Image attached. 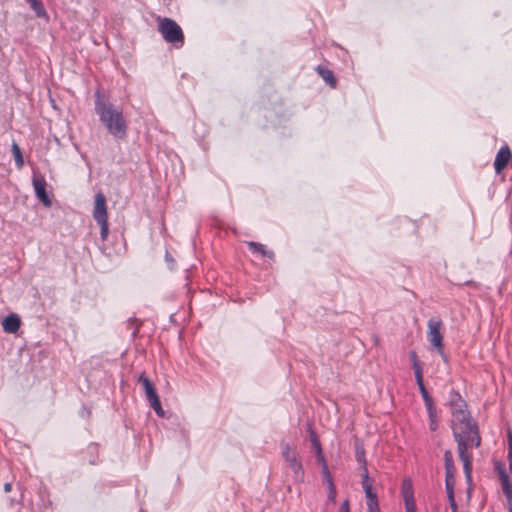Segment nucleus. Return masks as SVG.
<instances>
[{
	"label": "nucleus",
	"instance_id": "1",
	"mask_svg": "<svg viewBox=\"0 0 512 512\" xmlns=\"http://www.w3.org/2000/svg\"><path fill=\"white\" fill-rule=\"evenodd\" d=\"M453 435L458 445L459 458L463 463V470L467 480H471L472 454L468 452L469 446L479 447L481 438L477 425L469 414L452 420Z\"/></svg>",
	"mask_w": 512,
	"mask_h": 512
},
{
	"label": "nucleus",
	"instance_id": "2",
	"mask_svg": "<svg viewBox=\"0 0 512 512\" xmlns=\"http://www.w3.org/2000/svg\"><path fill=\"white\" fill-rule=\"evenodd\" d=\"M95 112L100 123L114 139H124L128 132V123L121 107L114 105L99 90L94 93Z\"/></svg>",
	"mask_w": 512,
	"mask_h": 512
},
{
	"label": "nucleus",
	"instance_id": "3",
	"mask_svg": "<svg viewBox=\"0 0 512 512\" xmlns=\"http://www.w3.org/2000/svg\"><path fill=\"white\" fill-rule=\"evenodd\" d=\"M158 31L165 42L179 49L184 45V33L182 28L171 18L158 19Z\"/></svg>",
	"mask_w": 512,
	"mask_h": 512
},
{
	"label": "nucleus",
	"instance_id": "4",
	"mask_svg": "<svg viewBox=\"0 0 512 512\" xmlns=\"http://www.w3.org/2000/svg\"><path fill=\"white\" fill-rule=\"evenodd\" d=\"M281 454L286 466L292 471V479L295 483L304 481V468L299 458V454L289 443L281 444Z\"/></svg>",
	"mask_w": 512,
	"mask_h": 512
},
{
	"label": "nucleus",
	"instance_id": "5",
	"mask_svg": "<svg viewBox=\"0 0 512 512\" xmlns=\"http://www.w3.org/2000/svg\"><path fill=\"white\" fill-rule=\"evenodd\" d=\"M442 321L438 318H431L428 321L427 338L440 355H444L443 336L441 333Z\"/></svg>",
	"mask_w": 512,
	"mask_h": 512
},
{
	"label": "nucleus",
	"instance_id": "6",
	"mask_svg": "<svg viewBox=\"0 0 512 512\" xmlns=\"http://www.w3.org/2000/svg\"><path fill=\"white\" fill-rule=\"evenodd\" d=\"M361 477L368 512H380L377 494L373 491V481L370 479L369 473H362Z\"/></svg>",
	"mask_w": 512,
	"mask_h": 512
},
{
	"label": "nucleus",
	"instance_id": "7",
	"mask_svg": "<svg viewBox=\"0 0 512 512\" xmlns=\"http://www.w3.org/2000/svg\"><path fill=\"white\" fill-rule=\"evenodd\" d=\"M401 495L405 504L406 512H416V501L411 479L405 478L401 485Z\"/></svg>",
	"mask_w": 512,
	"mask_h": 512
},
{
	"label": "nucleus",
	"instance_id": "8",
	"mask_svg": "<svg viewBox=\"0 0 512 512\" xmlns=\"http://www.w3.org/2000/svg\"><path fill=\"white\" fill-rule=\"evenodd\" d=\"M448 403L451 408L453 419L457 418V417L459 418L460 416H463L466 414H469L466 411L465 401L462 399L461 395L457 391L452 390L450 392Z\"/></svg>",
	"mask_w": 512,
	"mask_h": 512
},
{
	"label": "nucleus",
	"instance_id": "9",
	"mask_svg": "<svg viewBox=\"0 0 512 512\" xmlns=\"http://www.w3.org/2000/svg\"><path fill=\"white\" fill-rule=\"evenodd\" d=\"M35 194L38 199L47 207L51 205V200L46 192V180L42 175H34L32 178Z\"/></svg>",
	"mask_w": 512,
	"mask_h": 512
},
{
	"label": "nucleus",
	"instance_id": "10",
	"mask_svg": "<svg viewBox=\"0 0 512 512\" xmlns=\"http://www.w3.org/2000/svg\"><path fill=\"white\" fill-rule=\"evenodd\" d=\"M93 218L95 219V221L108 219L107 208H106V198H105L104 194L101 192H98L95 195Z\"/></svg>",
	"mask_w": 512,
	"mask_h": 512
},
{
	"label": "nucleus",
	"instance_id": "11",
	"mask_svg": "<svg viewBox=\"0 0 512 512\" xmlns=\"http://www.w3.org/2000/svg\"><path fill=\"white\" fill-rule=\"evenodd\" d=\"M321 474L327 488V500L328 502L335 503L336 501V487L333 481V477L329 471L328 466L321 469Z\"/></svg>",
	"mask_w": 512,
	"mask_h": 512
},
{
	"label": "nucleus",
	"instance_id": "12",
	"mask_svg": "<svg viewBox=\"0 0 512 512\" xmlns=\"http://www.w3.org/2000/svg\"><path fill=\"white\" fill-rule=\"evenodd\" d=\"M511 157L512 154L508 146H503L499 149L494 160L496 173H500L506 167Z\"/></svg>",
	"mask_w": 512,
	"mask_h": 512
},
{
	"label": "nucleus",
	"instance_id": "13",
	"mask_svg": "<svg viewBox=\"0 0 512 512\" xmlns=\"http://www.w3.org/2000/svg\"><path fill=\"white\" fill-rule=\"evenodd\" d=\"M309 435H310L311 445H312L313 449L315 450L316 461L318 462V464L321 466V469H322L328 465H327L320 441L317 437V434L311 427L309 428Z\"/></svg>",
	"mask_w": 512,
	"mask_h": 512
},
{
	"label": "nucleus",
	"instance_id": "14",
	"mask_svg": "<svg viewBox=\"0 0 512 512\" xmlns=\"http://www.w3.org/2000/svg\"><path fill=\"white\" fill-rule=\"evenodd\" d=\"M138 382H140L143 386L145 395L149 403L156 402V400L159 399L158 394L154 388V385L149 380L148 377H146L144 374H141L138 378Z\"/></svg>",
	"mask_w": 512,
	"mask_h": 512
},
{
	"label": "nucleus",
	"instance_id": "15",
	"mask_svg": "<svg viewBox=\"0 0 512 512\" xmlns=\"http://www.w3.org/2000/svg\"><path fill=\"white\" fill-rule=\"evenodd\" d=\"M21 320L17 314H10L6 316L2 322L3 330L6 333H16L20 329Z\"/></svg>",
	"mask_w": 512,
	"mask_h": 512
},
{
	"label": "nucleus",
	"instance_id": "16",
	"mask_svg": "<svg viewBox=\"0 0 512 512\" xmlns=\"http://www.w3.org/2000/svg\"><path fill=\"white\" fill-rule=\"evenodd\" d=\"M355 458L356 461L362 468V473H368L367 461L365 457V449L363 442L360 439H356L354 442Z\"/></svg>",
	"mask_w": 512,
	"mask_h": 512
},
{
	"label": "nucleus",
	"instance_id": "17",
	"mask_svg": "<svg viewBox=\"0 0 512 512\" xmlns=\"http://www.w3.org/2000/svg\"><path fill=\"white\" fill-rule=\"evenodd\" d=\"M316 71L331 88H336L337 81L330 69L320 65L316 68Z\"/></svg>",
	"mask_w": 512,
	"mask_h": 512
},
{
	"label": "nucleus",
	"instance_id": "18",
	"mask_svg": "<svg viewBox=\"0 0 512 512\" xmlns=\"http://www.w3.org/2000/svg\"><path fill=\"white\" fill-rule=\"evenodd\" d=\"M415 379H416V383L418 385L419 391L421 393V396L423 398L425 407L434 405V401H433L432 397L429 395V393L424 385L423 374L415 376Z\"/></svg>",
	"mask_w": 512,
	"mask_h": 512
},
{
	"label": "nucleus",
	"instance_id": "19",
	"mask_svg": "<svg viewBox=\"0 0 512 512\" xmlns=\"http://www.w3.org/2000/svg\"><path fill=\"white\" fill-rule=\"evenodd\" d=\"M247 245L253 253H259L263 257H268L270 259H272L274 257L273 251L267 250L265 248V246L261 243L251 241V242H248Z\"/></svg>",
	"mask_w": 512,
	"mask_h": 512
},
{
	"label": "nucleus",
	"instance_id": "20",
	"mask_svg": "<svg viewBox=\"0 0 512 512\" xmlns=\"http://www.w3.org/2000/svg\"><path fill=\"white\" fill-rule=\"evenodd\" d=\"M501 486L504 495L506 496V499L508 502H512V481L510 480L507 473L501 474Z\"/></svg>",
	"mask_w": 512,
	"mask_h": 512
},
{
	"label": "nucleus",
	"instance_id": "21",
	"mask_svg": "<svg viewBox=\"0 0 512 512\" xmlns=\"http://www.w3.org/2000/svg\"><path fill=\"white\" fill-rule=\"evenodd\" d=\"M31 9L35 12L36 16L39 18L47 17V12L43 3L40 0H26Z\"/></svg>",
	"mask_w": 512,
	"mask_h": 512
},
{
	"label": "nucleus",
	"instance_id": "22",
	"mask_svg": "<svg viewBox=\"0 0 512 512\" xmlns=\"http://www.w3.org/2000/svg\"><path fill=\"white\" fill-rule=\"evenodd\" d=\"M11 152L15 159L16 167L18 169H21L24 165V159H23L22 151H21L19 145L15 141H13V143L11 145Z\"/></svg>",
	"mask_w": 512,
	"mask_h": 512
},
{
	"label": "nucleus",
	"instance_id": "23",
	"mask_svg": "<svg viewBox=\"0 0 512 512\" xmlns=\"http://www.w3.org/2000/svg\"><path fill=\"white\" fill-rule=\"evenodd\" d=\"M429 416V428L431 431H436L438 428L437 411L435 405L426 407Z\"/></svg>",
	"mask_w": 512,
	"mask_h": 512
},
{
	"label": "nucleus",
	"instance_id": "24",
	"mask_svg": "<svg viewBox=\"0 0 512 512\" xmlns=\"http://www.w3.org/2000/svg\"><path fill=\"white\" fill-rule=\"evenodd\" d=\"M409 358H410V361L412 363V367H413V370H414V375L418 376L420 374H423L422 365H421V363H420V361L418 359L416 351L411 350L409 352Z\"/></svg>",
	"mask_w": 512,
	"mask_h": 512
},
{
	"label": "nucleus",
	"instance_id": "25",
	"mask_svg": "<svg viewBox=\"0 0 512 512\" xmlns=\"http://www.w3.org/2000/svg\"><path fill=\"white\" fill-rule=\"evenodd\" d=\"M445 473H456V468L453 462V454L450 450L444 452Z\"/></svg>",
	"mask_w": 512,
	"mask_h": 512
},
{
	"label": "nucleus",
	"instance_id": "26",
	"mask_svg": "<svg viewBox=\"0 0 512 512\" xmlns=\"http://www.w3.org/2000/svg\"><path fill=\"white\" fill-rule=\"evenodd\" d=\"M100 225V236L103 241H105L108 237L109 227H108V219H103L100 221H96Z\"/></svg>",
	"mask_w": 512,
	"mask_h": 512
},
{
	"label": "nucleus",
	"instance_id": "27",
	"mask_svg": "<svg viewBox=\"0 0 512 512\" xmlns=\"http://www.w3.org/2000/svg\"><path fill=\"white\" fill-rule=\"evenodd\" d=\"M508 461H509V470L512 473V432H508Z\"/></svg>",
	"mask_w": 512,
	"mask_h": 512
},
{
	"label": "nucleus",
	"instance_id": "28",
	"mask_svg": "<svg viewBox=\"0 0 512 512\" xmlns=\"http://www.w3.org/2000/svg\"><path fill=\"white\" fill-rule=\"evenodd\" d=\"M150 406L153 408V410L156 412L157 415L163 417L164 416V411L162 409V406H161V403H160V400H156V402H152L150 403Z\"/></svg>",
	"mask_w": 512,
	"mask_h": 512
},
{
	"label": "nucleus",
	"instance_id": "29",
	"mask_svg": "<svg viewBox=\"0 0 512 512\" xmlns=\"http://www.w3.org/2000/svg\"><path fill=\"white\" fill-rule=\"evenodd\" d=\"M445 484L455 485V473H445Z\"/></svg>",
	"mask_w": 512,
	"mask_h": 512
},
{
	"label": "nucleus",
	"instance_id": "30",
	"mask_svg": "<svg viewBox=\"0 0 512 512\" xmlns=\"http://www.w3.org/2000/svg\"><path fill=\"white\" fill-rule=\"evenodd\" d=\"M454 486L455 485L445 484L446 493H447L448 498L454 497Z\"/></svg>",
	"mask_w": 512,
	"mask_h": 512
},
{
	"label": "nucleus",
	"instance_id": "31",
	"mask_svg": "<svg viewBox=\"0 0 512 512\" xmlns=\"http://www.w3.org/2000/svg\"><path fill=\"white\" fill-rule=\"evenodd\" d=\"M339 512H350L349 501L344 500L339 508Z\"/></svg>",
	"mask_w": 512,
	"mask_h": 512
},
{
	"label": "nucleus",
	"instance_id": "32",
	"mask_svg": "<svg viewBox=\"0 0 512 512\" xmlns=\"http://www.w3.org/2000/svg\"><path fill=\"white\" fill-rule=\"evenodd\" d=\"M495 471H497V473L499 475V479H501V474L502 473H506L505 469L503 468V466L499 462L495 463Z\"/></svg>",
	"mask_w": 512,
	"mask_h": 512
},
{
	"label": "nucleus",
	"instance_id": "33",
	"mask_svg": "<svg viewBox=\"0 0 512 512\" xmlns=\"http://www.w3.org/2000/svg\"><path fill=\"white\" fill-rule=\"evenodd\" d=\"M495 471H497V473L499 475V479H501V474L502 473H506L505 469L503 468V466L499 462L495 463Z\"/></svg>",
	"mask_w": 512,
	"mask_h": 512
},
{
	"label": "nucleus",
	"instance_id": "34",
	"mask_svg": "<svg viewBox=\"0 0 512 512\" xmlns=\"http://www.w3.org/2000/svg\"><path fill=\"white\" fill-rule=\"evenodd\" d=\"M448 500H449V505H450V508H451L452 512H458V508H457V504H456L455 498L454 497H450V498H448Z\"/></svg>",
	"mask_w": 512,
	"mask_h": 512
},
{
	"label": "nucleus",
	"instance_id": "35",
	"mask_svg": "<svg viewBox=\"0 0 512 512\" xmlns=\"http://www.w3.org/2000/svg\"><path fill=\"white\" fill-rule=\"evenodd\" d=\"M12 490V484L11 483H5L4 484V491L7 493V492H10Z\"/></svg>",
	"mask_w": 512,
	"mask_h": 512
},
{
	"label": "nucleus",
	"instance_id": "36",
	"mask_svg": "<svg viewBox=\"0 0 512 512\" xmlns=\"http://www.w3.org/2000/svg\"><path fill=\"white\" fill-rule=\"evenodd\" d=\"M165 259H166V261H167V262H170V263H172V262H173V259H172V257L169 255V253H168V252H167V253H166V255H165Z\"/></svg>",
	"mask_w": 512,
	"mask_h": 512
},
{
	"label": "nucleus",
	"instance_id": "37",
	"mask_svg": "<svg viewBox=\"0 0 512 512\" xmlns=\"http://www.w3.org/2000/svg\"><path fill=\"white\" fill-rule=\"evenodd\" d=\"M441 357H442V359H443L445 362H447V356H446V354H445V353H444V355H441Z\"/></svg>",
	"mask_w": 512,
	"mask_h": 512
},
{
	"label": "nucleus",
	"instance_id": "38",
	"mask_svg": "<svg viewBox=\"0 0 512 512\" xmlns=\"http://www.w3.org/2000/svg\"><path fill=\"white\" fill-rule=\"evenodd\" d=\"M510 506H509V509H510V512H512V501L509 502Z\"/></svg>",
	"mask_w": 512,
	"mask_h": 512
}]
</instances>
